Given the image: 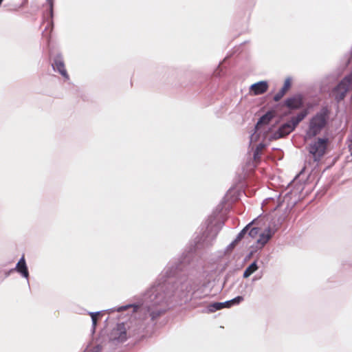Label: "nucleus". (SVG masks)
Masks as SVG:
<instances>
[{
    "instance_id": "nucleus-18",
    "label": "nucleus",
    "mask_w": 352,
    "mask_h": 352,
    "mask_svg": "<svg viewBox=\"0 0 352 352\" xmlns=\"http://www.w3.org/2000/svg\"><path fill=\"white\" fill-rule=\"evenodd\" d=\"M134 307V311H136L137 309L138 308V306H137V305H129L121 307L118 308V311H121L126 310L129 307Z\"/></svg>"
},
{
    "instance_id": "nucleus-13",
    "label": "nucleus",
    "mask_w": 352,
    "mask_h": 352,
    "mask_svg": "<svg viewBox=\"0 0 352 352\" xmlns=\"http://www.w3.org/2000/svg\"><path fill=\"white\" fill-rule=\"evenodd\" d=\"M272 118V115L270 113H267L263 116L258 120L256 124V128H258L262 124H267L270 122L271 119Z\"/></svg>"
},
{
    "instance_id": "nucleus-21",
    "label": "nucleus",
    "mask_w": 352,
    "mask_h": 352,
    "mask_svg": "<svg viewBox=\"0 0 352 352\" xmlns=\"http://www.w3.org/2000/svg\"><path fill=\"white\" fill-rule=\"evenodd\" d=\"M3 0H0V6L1 5Z\"/></svg>"
},
{
    "instance_id": "nucleus-14",
    "label": "nucleus",
    "mask_w": 352,
    "mask_h": 352,
    "mask_svg": "<svg viewBox=\"0 0 352 352\" xmlns=\"http://www.w3.org/2000/svg\"><path fill=\"white\" fill-rule=\"evenodd\" d=\"M257 265L255 263H252L244 272L243 276L248 277L253 272H254L257 270Z\"/></svg>"
},
{
    "instance_id": "nucleus-12",
    "label": "nucleus",
    "mask_w": 352,
    "mask_h": 352,
    "mask_svg": "<svg viewBox=\"0 0 352 352\" xmlns=\"http://www.w3.org/2000/svg\"><path fill=\"white\" fill-rule=\"evenodd\" d=\"M264 144H259L256 146L254 152V160L256 162V163H258L261 160V155L262 153V151L264 148Z\"/></svg>"
},
{
    "instance_id": "nucleus-16",
    "label": "nucleus",
    "mask_w": 352,
    "mask_h": 352,
    "mask_svg": "<svg viewBox=\"0 0 352 352\" xmlns=\"http://www.w3.org/2000/svg\"><path fill=\"white\" fill-rule=\"evenodd\" d=\"M253 223H254V222H252V223H251L248 224V226H246L245 227V228H243V229L241 231V232L238 234V236H237L236 239H235L234 243H236V242H237V241H239L241 240V239L244 236V235H245V234L246 233V232L250 229V227H251L252 224H253Z\"/></svg>"
},
{
    "instance_id": "nucleus-8",
    "label": "nucleus",
    "mask_w": 352,
    "mask_h": 352,
    "mask_svg": "<svg viewBox=\"0 0 352 352\" xmlns=\"http://www.w3.org/2000/svg\"><path fill=\"white\" fill-rule=\"evenodd\" d=\"M16 270L19 272L23 277L28 278L29 276L28 270L26 265L24 256L19 261L16 266Z\"/></svg>"
},
{
    "instance_id": "nucleus-1",
    "label": "nucleus",
    "mask_w": 352,
    "mask_h": 352,
    "mask_svg": "<svg viewBox=\"0 0 352 352\" xmlns=\"http://www.w3.org/2000/svg\"><path fill=\"white\" fill-rule=\"evenodd\" d=\"M329 111L327 107H323L310 120L309 129L307 132V138H311L318 134L325 126Z\"/></svg>"
},
{
    "instance_id": "nucleus-6",
    "label": "nucleus",
    "mask_w": 352,
    "mask_h": 352,
    "mask_svg": "<svg viewBox=\"0 0 352 352\" xmlns=\"http://www.w3.org/2000/svg\"><path fill=\"white\" fill-rule=\"evenodd\" d=\"M268 84L266 81H260L251 85L250 92L254 95H261L264 94L268 89Z\"/></svg>"
},
{
    "instance_id": "nucleus-9",
    "label": "nucleus",
    "mask_w": 352,
    "mask_h": 352,
    "mask_svg": "<svg viewBox=\"0 0 352 352\" xmlns=\"http://www.w3.org/2000/svg\"><path fill=\"white\" fill-rule=\"evenodd\" d=\"M54 67L56 68L58 72L65 78H69V76L65 67L63 61L60 58H56L54 60Z\"/></svg>"
},
{
    "instance_id": "nucleus-2",
    "label": "nucleus",
    "mask_w": 352,
    "mask_h": 352,
    "mask_svg": "<svg viewBox=\"0 0 352 352\" xmlns=\"http://www.w3.org/2000/svg\"><path fill=\"white\" fill-rule=\"evenodd\" d=\"M307 114V110H304L295 117H292L291 120L280 126L278 130L275 133V135L277 138H283L287 135H289L291 132H292L297 125L306 117Z\"/></svg>"
},
{
    "instance_id": "nucleus-19",
    "label": "nucleus",
    "mask_w": 352,
    "mask_h": 352,
    "mask_svg": "<svg viewBox=\"0 0 352 352\" xmlns=\"http://www.w3.org/2000/svg\"><path fill=\"white\" fill-rule=\"evenodd\" d=\"M162 314V312H156V311H152L151 314H150V316L152 318V320H155L157 316H160V314Z\"/></svg>"
},
{
    "instance_id": "nucleus-4",
    "label": "nucleus",
    "mask_w": 352,
    "mask_h": 352,
    "mask_svg": "<svg viewBox=\"0 0 352 352\" xmlns=\"http://www.w3.org/2000/svg\"><path fill=\"white\" fill-rule=\"evenodd\" d=\"M351 80L344 78L332 91V95L337 102L342 100L349 89Z\"/></svg>"
},
{
    "instance_id": "nucleus-15",
    "label": "nucleus",
    "mask_w": 352,
    "mask_h": 352,
    "mask_svg": "<svg viewBox=\"0 0 352 352\" xmlns=\"http://www.w3.org/2000/svg\"><path fill=\"white\" fill-rule=\"evenodd\" d=\"M208 309L209 312H214L217 310L222 309V304H221V302H214L209 305Z\"/></svg>"
},
{
    "instance_id": "nucleus-17",
    "label": "nucleus",
    "mask_w": 352,
    "mask_h": 352,
    "mask_svg": "<svg viewBox=\"0 0 352 352\" xmlns=\"http://www.w3.org/2000/svg\"><path fill=\"white\" fill-rule=\"evenodd\" d=\"M260 231L258 228H252L249 231V235L252 238H255L260 234Z\"/></svg>"
},
{
    "instance_id": "nucleus-3",
    "label": "nucleus",
    "mask_w": 352,
    "mask_h": 352,
    "mask_svg": "<svg viewBox=\"0 0 352 352\" xmlns=\"http://www.w3.org/2000/svg\"><path fill=\"white\" fill-rule=\"evenodd\" d=\"M327 140L319 138L316 142L309 146V152L313 155L314 160H319L325 153Z\"/></svg>"
},
{
    "instance_id": "nucleus-10",
    "label": "nucleus",
    "mask_w": 352,
    "mask_h": 352,
    "mask_svg": "<svg viewBox=\"0 0 352 352\" xmlns=\"http://www.w3.org/2000/svg\"><path fill=\"white\" fill-rule=\"evenodd\" d=\"M273 232L269 228L263 233H260L257 243L263 246L267 243L273 235Z\"/></svg>"
},
{
    "instance_id": "nucleus-5",
    "label": "nucleus",
    "mask_w": 352,
    "mask_h": 352,
    "mask_svg": "<svg viewBox=\"0 0 352 352\" xmlns=\"http://www.w3.org/2000/svg\"><path fill=\"white\" fill-rule=\"evenodd\" d=\"M283 106L289 110L284 113L285 116H287L291 113L292 111L299 109L303 107V97L300 94H297L288 98L285 100Z\"/></svg>"
},
{
    "instance_id": "nucleus-11",
    "label": "nucleus",
    "mask_w": 352,
    "mask_h": 352,
    "mask_svg": "<svg viewBox=\"0 0 352 352\" xmlns=\"http://www.w3.org/2000/svg\"><path fill=\"white\" fill-rule=\"evenodd\" d=\"M243 300V298L242 296H239L232 300L226 301L224 302H221V304H222V309L230 308L234 305H239Z\"/></svg>"
},
{
    "instance_id": "nucleus-20",
    "label": "nucleus",
    "mask_w": 352,
    "mask_h": 352,
    "mask_svg": "<svg viewBox=\"0 0 352 352\" xmlns=\"http://www.w3.org/2000/svg\"><path fill=\"white\" fill-rule=\"evenodd\" d=\"M91 318L93 320L94 324H96V316L94 314H91Z\"/></svg>"
},
{
    "instance_id": "nucleus-7",
    "label": "nucleus",
    "mask_w": 352,
    "mask_h": 352,
    "mask_svg": "<svg viewBox=\"0 0 352 352\" xmlns=\"http://www.w3.org/2000/svg\"><path fill=\"white\" fill-rule=\"evenodd\" d=\"M291 86H292L291 79L290 78L285 79L283 87L274 96V100L276 102L279 101L286 94V93L290 89Z\"/></svg>"
}]
</instances>
